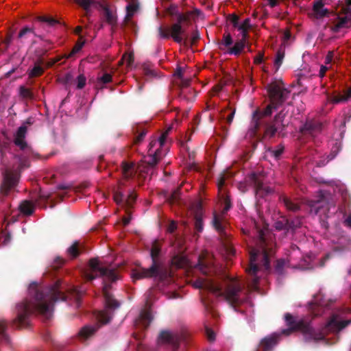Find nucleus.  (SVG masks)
Returning <instances> with one entry per match:
<instances>
[{
    "label": "nucleus",
    "mask_w": 351,
    "mask_h": 351,
    "mask_svg": "<svg viewBox=\"0 0 351 351\" xmlns=\"http://www.w3.org/2000/svg\"><path fill=\"white\" fill-rule=\"evenodd\" d=\"M335 53L333 51H329L325 58V64L328 65L332 62Z\"/></svg>",
    "instance_id": "nucleus-47"
},
{
    "label": "nucleus",
    "mask_w": 351,
    "mask_h": 351,
    "mask_svg": "<svg viewBox=\"0 0 351 351\" xmlns=\"http://www.w3.org/2000/svg\"><path fill=\"white\" fill-rule=\"evenodd\" d=\"M21 217L29 216L34 210V206L30 201L25 200L19 206Z\"/></svg>",
    "instance_id": "nucleus-23"
},
{
    "label": "nucleus",
    "mask_w": 351,
    "mask_h": 351,
    "mask_svg": "<svg viewBox=\"0 0 351 351\" xmlns=\"http://www.w3.org/2000/svg\"><path fill=\"white\" fill-rule=\"evenodd\" d=\"M311 304L312 305V307H311L312 309H313L314 305L323 306L322 303H321V302L318 303L317 300H315V302H312Z\"/></svg>",
    "instance_id": "nucleus-63"
},
{
    "label": "nucleus",
    "mask_w": 351,
    "mask_h": 351,
    "mask_svg": "<svg viewBox=\"0 0 351 351\" xmlns=\"http://www.w3.org/2000/svg\"><path fill=\"white\" fill-rule=\"evenodd\" d=\"M160 251V242L158 240H154L150 250L152 265L149 268L139 267L133 269L131 271V277L134 282L144 278H154L159 282H164L169 278L168 271L162 265L158 259Z\"/></svg>",
    "instance_id": "nucleus-6"
},
{
    "label": "nucleus",
    "mask_w": 351,
    "mask_h": 351,
    "mask_svg": "<svg viewBox=\"0 0 351 351\" xmlns=\"http://www.w3.org/2000/svg\"><path fill=\"white\" fill-rule=\"evenodd\" d=\"M263 53H259L255 58H254V62L256 64H261L263 60Z\"/></svg>",
    "instance_id": "nucleus-52"
},
{
    "label": "nucleus",
    "mask_w": 351,
    "mask_h": 351,
    "mask_svg": "<svg viewBox=\"0 0 351 351\" xmlns=\"http://www.w3.org/2000/svg\"><path fill=\"white\" fill-rule=\"evenodd\" d=\"M64 289L60 280L47 287H43L36 282H32L28 289L30 298L16 304V317L12 322V326L17 328L27 327L29 324V316L34 313L49 319L56 302L65 301L79 308L83 291L75 287L68 289L66 293L64 292Z\"/></svg>",
    "instance_id": "nucleus-1"
},
{
    "label": "nucleus",
    "mask_w": 351,
    "mask_h": 351,
    "mask_svg": "<svg viewBox=\"0 0 351 351\" xmlns=\"http://www.w3.org/2000/svg\"><path fill=\"white\" fill-rule=\"evenodd\" d=\"M100 325L97 323L93 325H85L78 332L77 336L81 341H85L93 337L99 328Z\"/></svg>",
    "instance_id": "nucleus-18"
},
{
    "label": "nucleus",
    "mask_w": 351,
    "mask_h": 351,
    "mask_svg": "<svg viewBox=\"0 0 351 351\" xmlns=\"http://www.w3.org/2000/svg\"><path fill=\"white\" fill-rule=\"evenodd\" d=\"M31 32H32V29H29V28L26 27V28H24L23 29H22V30L20 32V33H19V36L20 38H22V37H23V36H24L27 33H31Z\"/></svg>",
    "instance_id": "nucleus-55"
},
{
    "label": "nucleus",
    "mask_w": 351,
    "mask_h": 351,
    "mask_svg": "<svg viewBox=\"0 0 351 351\" xmlns=\"http://www.w3.org/2000/svg\"><path fill=\"white\" fill-rule=\"evenodd\" d=\"M27 132V128L25 125L21 126L14 134V144L20 147L21 149L24 150L27 154H29L32 150L25 141V134Z\"/></svg>",
    "instance_id": "nucleus-17"
},
{
    "label": "nucleus",
    "mask_w": 351,
    "mask_h": 351,
    "mask_svg": "<svg viewBox=\"0 0 351 351\" xmlns=\"http://www.w3.org/2000/svg\"><path fill=\"white\" fill-rule=\"evenodd\" d=\"M267 1L269 2V4L270 5V6H271V7H274L275 5H276L278 2V0H267Z\"/></svg>",
    "instance_id": "nucleus-60"
},
{
    "label": "nucleus",
    "mask_w": 351,
    "mask_h": 351,
    "mask_svg": "<svg viewBox=\"0 0 351 351\" xmlns=\"http://www.w3.org/2000/svg\"><path fill=\"white\" fill-rule=\"evenodd\" d=\"M40 21H41L43 22L47 23L48 24H49L51 25H53L56 23H57L56 20H55L51 17H49V16H41V17H40Z\"/></svg>",
    "instance_id": "nucleus-43"
},
{
    "label": "nucleus",
    "mask_w": 351,
    "mask_h": 351,
    "mask_svg": "<svg viewBox=\"0 0 351 351\" xmlns=\"http://www.w3.org/2000/svg\"><path fill=\"white\" fill-rule=\"evenodd\" d=\"M343 223L345 226L351 228V221H343Z\"/></svg>",
    "instance_id": "nucleus-64"
},
{
    "label": "nucleus",
    "mask_w": 351,
    "mask_h": 351,
    "mask_svg": "<svg viewBox=\"0 0 351 351\" xmlns=\"http://www.w3.org/2000/svg\"><path fill=\"white\" fill-rule=\"evenodd\" d=\"M14 162L17 163L12 167L8 166L3 174V182L1 186V192L7 194L9 190L14 188L19 181V173L23 168L29 166V161L26 158L14 156Z\"/></svg>",
    "instance_id": "nucleus-7"
},
{
    "label": "nucleus",
    "mask_w": 351,
    "mask_h": 351,
    "mask_svg": "<svg viewBox=\"0 0 351 351\" xmlns=\"http://www.w3.org/2000/svg\"><path fill=\"white\" fill-rule=\"evenodd\" d=\"M232 22L234 27L239 31L241 38L235 43L232 47H229L225 53L229 55H238L243 49L247 37V32L250 28V21L249 19H245L242 23H239V19L236 16H232Z\"/></svg>",
    "instance_id": "nucleus-11"
},
{
    "label": "nucleus",
    "mask_w": 351,
    "mask_h": 351,
    "mask_svg": "<svg viewBox=\"0 0 351 351\" xmlns=\"http://www.w3.org/2000/svg\"><path fill=\"white\" fill-rule=\"evenodd\" d=\"M8 323L5 319L0 320V343H9L10 338L6 332Z\"/></svg>",
    "instance_id": "nucleus-25"
},
{
    "label": "nucleus",
    "mask_w": 351,
    "mask_h": 351,
    "mask_svg": "<svg viewBox=\"0 0 351 351\" xmlns=\"http://www.w3.org/2000/svg\"><path fill=\"white\" fill-rule=\"evenodd\" d=\"M205 330L208 339L210 341H214L215 339V334L214 331L212 329L209 328L208 327H206Z\"/></svg>",
    "instance_id": "nucleus-42"
},
{
    "label": "nucleus",
    "mask_w": 351,
    "mask_h": 351,
    "mask_svg": "<svg viewBox=\"0 0 351 351\" xmlns=\"http://www.w3.org/2000/svg\"><path fill=\"white\" fill-rule=\"evenodd\" d=\"M197 267L205 275H208L213 271V268L210 263H207L206 261L201 260L200 258H199Z\"/></svg>",
    "instance_id": "nucleus-28"
},
{
    "label": "nucleus",
    "mask_w": 351,
    "mask_h": 351,
    "mask_svg": "<svg viewBox=\"0 0 351 351\" xmlns=\"http://www.w3.org/2000/svg\"><path fill=\"white\" fill-rule=\"evenodd\" d=\"M256 193H258L262 190L263 185H262V184H260V183H257V184H256Z\"/></svg>",
    "instance_id": "nucleus-61"
},
{
    "label": "nucleus",
    "mask_w": 351,
    "mask_h": 351,
    "mask_svg": "<svg viewBox=\"0 0 351 351\" xmlns=\"http://www.w3.org/2000/svg\"><path fill=\"white\" fill-rule=\"evenodd\" d=\"M268 93L271 99V104L263 112V116L271 114L274 108L276 109L278 106L282 103L287 95V90L284 88L280 82H274L268 86Z\"/></svg>",
    "instance_id": "nucleus-9"
},
{
    "label": "nucleus",
    "mask_w": 351,
    "mask_h": 351,
    "mask_svg": "<svg viewBox=\"0 0 351 351\" xmlns=\"http://www.w3.org/2000/svg\"><path fill=\"white\" fill-rule=\"evenodd\" d=\"M191 212L194 213L195 218L194 219L198 220L202 219V204L199 202H197L195 203L191 207Z\"/></svg>",
    "instance_id": "nucleus-30"
},
{
    "label": "nucleus",
    "mask_w": 351,
    "mask_h": 351,
    "mask_svg": "<svg viewBox=\"0 0 351 351\" xmlns=\"http://www.w3.org/2000/svg\"><path fill=\"white\" fill-rule=\"evenodd\" d=\"M111 79H112L111 75L108 73L103 75V76H101L100 77L101 82H102L104 84L110 82L111 81Z\"/></svg>",
    "instance_id": "nucleus-49"
},
{
    "label": "nucleus",
    "mask_w": 351,
    "mask_h": 351,
    "mask_svg": "<svg viewBox=\"0 0 351 351\" xmlns=\"http://www.w3.org/2000/svg\"><path fill=\"white\" fill-rule=\"evenodd\" d=\"M226 179V175L223 174V175H221L217 180V184L219 192L220 194H221L222 196H224V194H223V193H222V186L224 184V182H225Z\"/></svg>",
    "instance_id": "nucleus-36"
},
{
    "label": "nucleus",
    "mask_w": 351,
    "mask_h": 351,
    "mask_svg": "<svg viewBox=\"0 0 351 351\" xmlns=\"http://www.w3.org/2000/svg\"><path fill=\"white\" fill-rule=\"evenodd\" d=\"M329 67L325 64V65H322L320 68V71H319V75L321 77H323L325 75V73L328 70Z\"/></svg>",
    "instance_id": "nucleus-54"
},
{
    "label": "nucleus",
    "mask_w": 351,
    "mask_h": 351,
    "mask_svg": "<svg viewBox=\"0 0 351 351\" xmlns=\"http://www.w3.org/2000/svg\"><path fill=\"white\" fill-rule=\"evenodd\" d=\"M103 16L110 25H114L116 23L117 16L115 12L108 5H105L103 8Z\"/></svg>",
    "instance_id": "nucleus-22"
},
{
    "label": "nucleus",
    "mask_w": 351,
    "mask_h": 351,
    "mask_svg": "<svg viewBox=\"0 0 351 351\" xmlns=\"http://www.w3.org/2000/svg\"><path fill=\"white\" fill-rule=\"evenodd\" d=\"M181 340L182 335L179 332L164 330L160 332L157 343L159 346H164L171 351H178Z\"/></svg>",
    "instance_id": "nucleus-13"
},
{
    "label": "nucleus",
    "mask_w": 351,
    "mask_h": 351,
    "mask_svg": "<svg viewBox=\"0 0 351 351\" xmlns=\"http://www.w3.org/2000/svg\"><path fill=\"white\" fill-rule=\"evenodd\" d=\"M202 221H196L195 226L199 232L202 231Z\"/></svg>",
    "instance_id": "nucleus-57"
},
{
    "label": "nucleus",
    "mask_w": 351,
    "mask_h": 351,
    "mask_svg": "<svg viewBox=\"0 0 351 351\" xmlns=\"http://www.w3.org/2000/svg\"><path fill=\"white\" fill-rule=\"evenodd\" d=\"M158 33L161 38L172 37L178 43H180L182 40V34L183 32L179 23L174 24L171 28L160 27L158 28Z\"/></svg>",
    "instance_id": "nucleus-15"
},
{
    "label": "nucleus",
    "mask_w": 351,
    "mask_h": 351,
    "mask_svg": "<svg viewBox=\"0 0 351 351\" xmlns=\"http://www.w3.org/2000/svg\"><path fill=\"white\" fill-rule=\"evenodd\" d=\"M337 318V315H333L326 323L324 328L322 330L316 331L311 326L310 322L304 319H296L291 314L287 313L285 315V319L289 328L283 330L282 334L289 335L293 331H300L303 334L304 340L306 342L311 341L317 342L324 340L326 333L324 332V330H326L328 332H337L351 323V320L339 321Z\"/></svg>",
    "instance_id": "nucleus-3"
},
{
    "label": "nucleus",
    "mask_w": 351,
    "mask_h": 351,
    "mask_svg": "<svg viewBox=\"0 0 351 351\" xmlns=\"http://www.w3.org/2000/svg\"><path fill=\"white\" fill-rule=\"evenodd\" d=\"M351 27V0H346V3L341 8V12L334 16L331 29L336 33H344Z\"/></svg>",
    "instance_id": "nucleus-12"
},
{
    "label": "nucleus",
    "mask_w": 351,
    "mask_h": 351,
    "mask_svg": "<svg viewBox=\"0 0 351 351\" xmlns=\"http://www.w3.org/2000/svg\"><path fill=\"white\" fill-rule=\"evenodd\" d=\"M64 263V260L62 259V258L60 257H56L55 259H54V261L53 263V264L51 265V267L53 269H58V268H60L63 264Z\"/></svg>",
    "instance_id": "nucleus-39"
},
{
    "label": "nucleus",
    "mask_w": 351,
    "mask_h": 351,
    "mask_svg": "<svg viewBox=\"0 0 351 351\" xmlns=\"http://www.w3.org/2000/svg\"><path fill=\"white\" fill-rule=\"evenodd\" d=\"M285 204L287 209L292 211H296L300 209L299 205L290 199H286Z\"/></svg>",
    "instance_id": "nucleus-33"
},
{
    "label": "nucleus",
    "mask_w": 351,
    "mask_h": 351,
    "mask_svg": "<svg viewBox=\"0 0 351 351\" xmlns=\"http://www.w3.org/2000/svg\"><path fill=\"white\" fill-rule=\"evenodd\" d=\"M153 319L152 313L148 310H143L138 317V321L144 328H147Z\"/></svg>",
    "instance_id": "nucleus-24"
},
{
    "label": "nucleus",
    "mask_w": 351,
    "mask_h": 351,
    "mask_svg": "<svg viewBox=\"0 0 351 351\" xmlns=\"http://www.w3.org/2000/svg\"><path fill=\"white\" fill-rule=\"evenodd\" d=\"M257 116H258V112H254V115H253V119L254 120V125H255L256 128L258 126V123H257V121L256 120Z\"/></svg>",
    "instance_id": "nucleus-62"
},
{
    "label": "nucleus",
    "mask_w": 351,
    "mask_h": 351,
    "mask_svg": "<svg viewBox=\"0 0 351 351\" xmlns=\"http://www.w3.org/2000/svg\"><path fill=\"white\" fill-rule=\"evenodd\" d=\"M300 221H276L274 228L276 230H285L288 232L289 230H293L295 227L300 224Z\"/></svg>",
    "instance_id": "nucleus-21"
},
{
    "label": "nucleus",
    "mask_w": 351,
    "mask_h": 351,
    "mask_svg": "<svg viewBox=\"0 0 351 351\" xmlns=\"http://www.w3.org/2000/svg\"><path fill=\"white\" fill-rule=\"evenodd\" d=\"M257 236L256 247L252 248L250 252V264L245 271L249 276L248 286L252 291L258 289L259 271L258 264L267 270L270 268L269 258L274 254L272 237L266 221H252Z\"/></svg>",
    "instance_id": "nucleus-2"
},
{
    "label": "nucleus",
    "mask_w": 351,
    "mask_h": 351,
    "mask_svg": "<svg viewBox=\"0 0 351 351\" xmlns=\"http://www.w3.org/2000/svg\"><path fill=\"white\" fill-rule=\"evenodd\" d=\"M284 56H285V54H284L283 51H278L277 52V54H276V58L274 60V66L276 67V71H277L279 69V68L280 67V66L282 63L283 59H284Z\"/></svg>",
    "instance_id": "nucleus-31"
},
{
    "label": "nucleus",
    "mask_w": 351,
    "mask_h": 351,
    "mask_svg": "<svg viewBox=\"0 0 351 351\" xmlns=\"http://www.w3.org/2000/svg\"><path fill=\"white\" fill-rule=\"evenodd\" d=\"M176 222L177 221H170V223L167 227V232L168 233L172 234L175 232L178 227V224Z\"/></svg>",
    "instance_id": "nucleus-40"
},
{
    "label": "nucleus",
    "mask_w": 351,
    "mask_h": 351,
    "mask_svg": "<svg viewBox=\"0 0 351 351\" xmlns=\"http://www.w3.org/2000/svg\"><path fill=\"white\" fill-rule=\"evenodd\" d=\"M145 132H142L137 137H136V143H139L141 142L145 137Z\"/></svg>",
    "instance_id": "nucleus-58"
},
{
    "label": "nucleus",
    "mask_w": 351,
    "mask_h": 351,
    "mask_svg": "<svg viewBox=\"0 0 351 351\" xmlns=\"http://www.w3.org/2000/svg\"><path fill=\"white\" fill-rule=\"evenodd\" d=\"M171 128H169L159 138V139H153L151 141L148 148V154L144 157V160L136 165L133 162H123L122 172L125 178H130L138 171L143 173L147 171V168L154 166L160 158V148L163 146L165 139L168 135L169 131Z\"/></svg>",
    "instance_id": "nucleus-5"
},
{
    "label": "nucleus",
    "mask_w": 351,
    "mask_h": 351,
    "mask_svg": "<svg viewBox=\"0 0 351 351\" xmlns=\"http://www.w3.org/2000/svg\"><path fill=\"white\" fill-rule=\"evenodd\" d=\"M284 266H285V261L282 260V259L278 260L277 261L276 265V271H278V273H279V274H282L283 268H284Z\"/></svg>",
    "instance_id": "nucleus-44"
},
{
    "label": "nucleus",
    "mask_w": 351,
    "mask_h": 351,
    "mask_svg": "<svg viewBox=\"0 0 351 351\" xmlns=\"http://www.w3.org/2000/svg\"><path fill=\"white\" fill-rule=\"evenodd\" d=\"M43 69L40 66H35L30 71V77H36L42 74Z\"/></svg>",
    "instance_id": "nucleus-37"
},
{
    "label": "nucleus",
    "mask_w": 351,
    "mask_h": 351,
    "mask_svg": "<svg viewBox=\"0 0 351 351\" xmlns=\"http://www.w3.org/2000/svg\"><path fill=\"white\" fill-rule=\"evenodd\" d=\"M136 199V195L134 191H130L127 195H123L121 192H117L114 195V200L119 206L123 209L127 215L120 217L119 219H132L130 212L125 207L130 208L132 206Z\"/></svg>",
    "instance_id": "nucleus-14"
},
{
    "label": "nucleus",
    "mask_w": 351,
    "mask_h": 351,
    "mask_svg": "<svg viewBox=\"0 0 351 351\" xmlns=\"http://www.w3.org/2000/svg\"><path fill=\"white\" fill-rule=\"evenodd\" d=\"M20 93L23 97H29L31 95L29 90L24 87L20 88Z\"/></svg>",
    "instance_id": "nucleus-51"
},
{
    "label": "nucleus",
    "mask_w": 351,
    "mask_h": 351,
    "mask_svg": "<svg viewBox=\"0 0 351 351\" xmlns=\"http://www.w3.org/2000/svg\"><path fill=\"white\" fill-rule=\"evenodd\" d=\"M291 38V34L290 32L287 30L283 34V43H285L287 40H289Z\"/></svg>",
    "instance_id": "nucleus-56"
},
{
    "label": "nucleus",
    "mask_w": 351,
    "mask_h": 351,
    "mask_svg": "<svg viewBox=\"0 0 351 351\" xmlns=\"http://www.w3.org/2000/svg\"><path fill=\"white\" fill-rule=\"evenodd\" d=\"M223 204H225L224 210L225 211H227L230 207V202L228 196L223 197Z\"/></svg>",
    "instance_id": "nucleus-53"
},
{
    "label": "nucleus",
    "mask_w": 351,
    "mask_h": 351,
    "mask_svg": "<svg viewBox=\"0 0 351 351\" xmlns=\"http://www.w3.org/2000/svg\"><path fill=\"white\" fill-rule=\"evenodd\" d=\"M84 42L79 41L73 47L72 52L69 55V56H72L73 54L77 53L83 47Z\"/></svg>",
    "instance_id": "nucleus-46"
},
{
    "label": "nucleus",
    "mask_w": 351,
    "mask_h": 351,
    "mask_svg": "<svg viewBox=\"0 0 351 351\" xmlns=\"http://www.w3.org/2000/svg\"><path fill=\"white\" fill-rule=\"evenodd\" d=\"M283 152L282 147H278L276 149H269L267 151V154L271 156H274L276 159H278V157L282 154Z\"/></svg>",
    "instance_id": "nucleus-34"
},
{
    "label": "nucleus",
    "mask_w": 351,
    "mask_h": 351,
    "mask_svg": "<svg viewBox=\"0 0 351 351\" xmlns=\"http://www.w3.org/2000/svg\"><path fill=\"white\" fill-rule=\"evenodd\" d=\"M328 10L324 7L322 0H316L313 3L312 16L316 19H321L328 14Z\"/></svg>",
    "instance_id": "nucleus-20"
},
{
    "label": "nucleus",
    "mask_w": 351,
    "mask_h": 351,
    "mask_svg": "<svg viewBox=\"0 0 351 351\" xmlns=\"http://www.w3.org/2000/svg\"><path fill=\"white\" fill-rule=\"evenodd\" d=\"M278 336L274 335L262 339L256 351H271L278 343Z\"/></svg>",
    "instance_id": "nucleus-19"
},
{
    "label": "nucleus",
    "mask_w": 351,
    "mask_h": 351,
    "mask_svg": "<svg viewBox=\"0 0 351 351\" xmlns=\"http://www.w3.org/2000/svg\"><path fill=\"white\" fill-rule=\"evenodd\" d=\"M7 145H8V143H5L3 147H1V154L3 156V158H2L3 162H5V158L7 157L6 154H7V150H8Z\"/></svg>",
    "instance_id": "nucleus-48"
},
{
    "label": "nucleus",
    "mask_w": 351,
    "mask_h": 351,
    "mask_svg": "<svg viewBox=\"0 0 351 351\" xmlns=\"http://www.w3.org/2000/svg\"><path fill=\"white\" fill-rule=\"evenodd\" d=\"M225 290L223 291V285L212 279H197L193 282V287L196 289H206L217 296H224L226 300L232 306L235 311L237 307L243 302L240 298L242 291L241 282L234 278L227 277L225 282Z\"/></svg>",
    "instance_id": "nucleus-4"
},
{
    "label": "nucleus",
    "mask_w": 351,
    "mask_h": 351,
    "mask_svg": "<svg viewBox=\"0 0 351 351\" xmlns=\"http://www.w3.org/2000/svg\"><path fill=\"white\" fill-rule=\"evenodd\" d=\"M122 63L126 64L128 66H130L133 62V54L132 53H128L123 55L122 60Z\"/></svg>",
    "instance_id": "nucleus-35"
},
{
    "label": "nucleus",
    "mask_w": 351,
    "mask_h": 351,
    "mask_svg": "<svg viewBox=\"0 0 351 351\" xmlns=\"http://www.w3.org/2000/svg\"><path fill=\"white\" fill-rule=\"evenodd\" d=\"M110 285L104 282L102 293L104 297L106 309L98 312L97 319L101 324H106L110 322L112 315L109 313L110 310H114L120 306V303L110 293Z\"/></svg>",
    "instance_id": "nucleus-10"
},
{
    "label": "nucleus",
    "mask_w": 351,
    "mask_h": 351,
    "mask_svg": "<svg viewBox=\"0 0 351 351\" xmlns=\"http://www.w3.org/2000/svg\"><path fill=\"white\" fill-rule=\"evenodd\" d=\"M178 195H179V191L178 190V191H175V192L172 194V195H171V202H173L176 201V199H177V197H178Z\"/></svg>",
    "instance_id": "nucleus-59"
},
{
    "label": "nucleus",
    "mask_w": 351,
    "mask_h": 351,
    "mask_svg": "<svg viewBox=\"0 0 351 351\" xmlns=\"http://www.w3.org/2000/svg\"><path fill=\"white\" fill-rule=\"evenodd\" d=\"M319 203H320L319 202H317L316 203H315L313 202H310V204H309L310 212L311 213L314 212V213H317L318 212V210H317L318 206H317L316 204H318Z\"/></svg>",
    "instance_id": "nucleus-50"
},
{
    "label": "nucleus",
    "mask_w": 351,
    "mask_h": 351,
    "mask_svg": "<svg viewBox=\"0 0 351 351\" xmlns=\"http://www.w3.org/2000/svg\"><path fill=\"white\" fill-rule=\"evenodd\" d=\"M232 43V39L231 36L228 34L225 35L220 43V49L221 50H225L223 47H229Z\"/></svg>",
    "instance_id": "nucleus-32"
},
{
    "label": "nucleus",
    "mask_w": 351,
    "mask_h": 351,
    "mask_svg": "<svg viewBox=\"0 0 351 351\" xmlns=\"http://www.w3.org/2000/svg\"><path fill=\"white\" fill-rule=\"evenodd\" d=\"M76 2L83 7L86 10H88L90 5L93 3V0H76Z\"/></svg>",
    "instance_id": "nucleus-41"
},
{
    "label": "nucleus",
    "mask_w": 351,
    "mask_h": 351,
    "mask_svg": "<svg viewBox=\"0 0 351 351\" xmlns=\"http://www.w3.org/2000/svg\"><path fill=\"white\" fill-rule=\"evenodd\" d=\"M86 84V78L83 75H80L77 77V87L82 88Z\"/></svg>",
    "instance_id": "nucleus-45"
},
{
    "label": "nucleus",
    "mask_w": 351,
    "mask_h": 351,
    "mask_svg": "<svg viewBox=\"0 0 351 351\" xmlns=\"http://www.w3.org/2000/svg\"><path fill=\"white\" fill-rule=\"evenodd\" d=\"M137 6L134 3H130L127 5V18H130L136 10Z\"/></svg>",
    "instance_id": "nucleus-38"
},
{
    "label": "nucleus",
    "mask_w": 351,
    "mask_h": 351,
    "mask_svg": "<svg viewBox=\"0 0 351 351\" xmlns=\"http://www.w3.org/2000/svg\"><path fill=\"white\" fill-rule=\"evenodd\" d=\"M88 265L90 271L85 274L88 281H92L97 277H103L105 281L111 282L119 279V275L115 269L102 266L97 258H91Z\"/></svg>",
    "instance_id": "nucleus-8"
},
{
    "label": "nucleus",
    "mask_w": 351,
    "mask_h": 351,
    "mask_svg": "<svg viewBox=\"0 0 351 351\" xmlns=\"http://www.w3.org/2000/svg\"><path fill=\"white\" fill-rule=\"evenodd\" d=\"M351 97V88L343 95H334L328 97V102L332 104H338L340 102L346 101Z\"/></svg>",
    "instance_id": "nucleus-27"
},
{
    "label": "nucleus",
    "mask_w": 351,
    "mask_h": 351,
    "mask_svg": "<svg viewBox=\"0 0 351 351\" xmlns=\"http://www.w3.org/2000/svg\"><path fill=\"white\" fill-rule=\"evenodd\" d=\"M66 252L71 258H75L77 257L80 254L79 242L75 241L73 244L67 249Z\"/></svg>",
    "instance_id": "nucleus-29"
},
{
    "label": "nucleus",
    "mask_w": 351,
    "mask_h": 351,
    "mask_svg": "<svg viewBox=\"0 0 351 351\" xmlns=\"http://www.w3.org/2000/svg\"><path fill=\"white\" fill-rule=\"evenodd\" d=\"M223 221H212L213 227L218 231L220 235V239L221 240V243L226 250V253L229 256H232L234 254V250L233 247L229 244L228 241V235L225 231V228L222 224Z\"/></svg>",
    "instance_id": "nucleus-16"
},
{
    "label": "nucleus",
    "mask_w": 351,
    "mask_h": 351,
    "mask_svg": "<svg viewBox=\"0 0 351 351\" xmlns=\"http://www.w3.org/2000/svg\"><path fill=\"white\" fill-rule=\"evenodd\" d=\"M171 263L172 265L176 267L182 268L188 265V260L182 254H177L172 258Z\"/></svg>",
    "instance_id": "nucleus-26"
}]
</instances>
